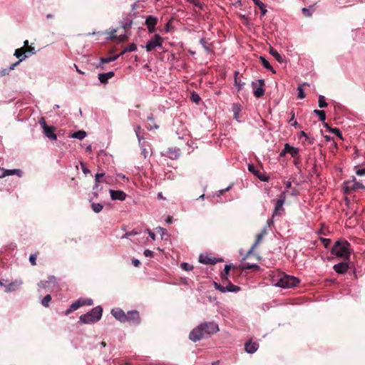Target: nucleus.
<instances>
[{
    "mask_svg": "<svg viewBox=\"0 0 365 365\" xmlns=\"http://www.w3.org/2000/svg\"><path fill=\"white\" fill-rule=\"evenodd\" d=\"M219 327L214 322H203L197 328L192 329L189 338L191 341L196 342L202 339L210 337L212 334L219 331Z\"/></svg>",
    "mask_w": 365,
    "mask_h": 365,
    "instance_id": "f257e3e1",
    "label": "nucleus"
},
{
    "mask_svg": "<svg viewBox=\"0 0 365 365\" xmlns=\"http://www.w3.org/2000/svg\"><path fill=\"white\" fill-rule=\"evenodd\" d=\"M330 252L333 255L339 258L349 261L351 253V245L346 240H339L334 242Z\"/></svg>",
    "mask_w": 365,
    "mask_h": 365,
    "instance_id": "f03ea898",
    "label": "nucleus"
},
{
    "mask_svg": "<svg viewBox=\"0 0 365 365\" xmlns=\"http://www.w3.org/2000/svg\"><path fill=\"white\" fill-rule=\"evenodd\" d=\"M103 309L100 306L93 308L86 314L81 315L79 322L82 324H93L98 322L102 317Z\"/></svg>",
    "mask_w": 365,
    "mask_h": 365,
    "instance_id": "7ed1b4c3",
    "label": "nucleus"
},
{
    "mask_svg": "<svg viewBox=\"0 0 365 365\" xmlns=\"http://www.w3.org/2000/svg\"><path fill=\"white\" fill-rule=\"evenodd\" d=\"M299 283V279L295 277L282 274L277 279L276 284L282 288H292Z\"/></svg>",
    "mask_w": 365,
    "mask_h": 365,
    "instance_id": "20e7f679",
    "label": "nucleus"
},
{
    "mask_svg": "<svg viewBox=\"0 0 365 365\" xmlns=\"http://www.w3.org/2000/svg\"><path fill=\"white\" fill-rule=\"evenodd\" d=\"M286 200V194L285 192H282L279 195V197L275 202V207L272 213V220L269 222V224L272 223L274 219L277 217H281L284 212V209L283 205L285 202Z\"/></svg>",
    "mask_w": 365,
    "mask_h": 365,
    "instance_id": "39448f33",
    "label": "nucleus"
},
{
    "mask_svg": "<svg viewBox=\"0 0 365 365\" xmlns=\"http://www.w3.org/2000/svg\"><path fill=\"white\" fill-rule=\"evenodd\" d=\"M39 124L43 129L44 135L51 140H56L57 136L55 134L56 128L53 126H48L43 117L39 120Z\"/></svg>",
    "mask_w": 365,
    "mask_h": 365,
    "instance_id": "423d86ee",
    "label": "nucleus"
},
{
    "mask_svg": "<svg viewBox=\"0 0 365 365\" xmlns=\"http://www.w3.org/2000/svg\"><path fill=\"white\" fill-rule=\"evenodd\" d=\"M264 81L259 79L252 83L254 96L256 98H260L264 94Z\"/></svg>",
    "mask_w": 365,
    "mask_h": 365,
    "instance_id": "0eeeda50",
    "label": "nucleus"
},
{
    "mask_svg": "<svg viewBox=\"0 0 365 365\" xmlns=\"http://www.w3.org/2000/svg\"><path fill=\"white\" fill-rule=\"evenodd\" d=\"M344 192L346 194L351 193V191L358 189H365L362 183L357 182L355 178L352 180L346 181L344 182Z\"/></svg>",
    "mask_w": 365,
    "mask_h": 365,
    "instance_id": "6e6552de",
    "label": "nucleus"
},
{
    "mask_svg": "<svg viewBox=\"0 0 365 365\" xmlns=\"http://www.w3.org/2000/svg\"><path fill=\"white\" fill-rule=\"evenodd\" d=\"M163 41V38L159 34H155L153 38L148 41L145 46L146 51H151L155 47H162Z\"/></svg>",
    "mask_w": 365,
    "mask_h": 365,
    "instance_id": "1a4fd4ad",
    "label": "nucleus"
},
{
    "mask_svg": "<svg viewBox=\"0 0 365 365\" xmlns=\"http://www.w3.org/2000/svg\"><path fill=\"white\" fill-rule=\"evenodd\" d=\"M92 304L93 301L91 299H88L86 300L79 299L70 306V308L65 312V314H69L71 312L78 309L79 307H82L84 304L91 305Z\"/></svg>",
    "mask_w": 365,
    "mask_h": 365,
    "instance_id": "9d476101",
    "label": "nucleus"
},
{
    "mask_svg": "<svg viewBox=\"0 0 365 365\" xmlns=\"http://www.w3.org/2000/svg\"><path fill=\"white\" fill-rule=\"evenodd\" d=\"M215 287L217 289L220 290L221 292L224 293L226 291L228 292H237L240 290V287L231 284L230 282L227 283L226 285L218 284L215 282Z\"/></svg>",
    "mask_w": 365,
    "mask_h": 365,
    "instance_id": "9b49d317",
    "label": "nucleus"
},
{
    "mask_svg": "<svg viewBox=\"0 0 365 365\" xmlns=\"http://www.w3.org/2000/svg\"><path fill=\"white\" fill-rule=\"evenodd\" d=\"M112 315L120 322H126L125 313L120 308H114L111 309Z\"/></svg>",
    "mask_w": 365,
    "mask_h": 365,
    "instance_id": "f8f14e48",
    "label": "nucleus"
},
{
    "mask_svg": "<svg viewBox=\"0 0 365 365\" xmlns=\"http://www.w3.org/2000/svg\"><path fill=\"white\" fill-rule=\"evenodd\" d=\"M349 262L344 260L342 262L334 264L333 267L334 270L338 274H345L349 269Z\"/></svg>",
    "mask_w": 365,
    "mask_h": 365,
    "instance_id": "ddd939ff",
    "label": "nucleus"
},
{
    "mask_svg": "<svg viewBox=\"0 0 365 365\" xmlns=\"http://www.w3.org/2000/svg\"><path fill=\"white\" fill-rule=\"evenodd\" d=\"M145 24L148 28L149 33H153L155 30V27L158 24V19L153 16H148L145 19Z\"/></svg>",
    "mask_w": 365,
    "mask_h": 365,
    "instance_id": "4468645a",
    "label": "nucleus"
},
{
    "mask_svg": "<svg viewBox=\"0 0 365 365\" xmlns=\"http://www.w3.org/2000/svg\"><path fill=\"white\" fill-rule=\"evenodd\" d=\"M125 317L127 318L126 322L140 323V316L138 311H128L127 314H125Z\"/></svg>",
    "mask_w": 365,
    "mask_h": 365,
    "instance_id": "2eb2a0df",
    "label": "nucleus"
},
{
    "mask_svg": "<svg viewBox=\"0 0 365 365\" xmlns=\"http://www.w3.org/2000/svg\"><path fill=\"white\" fill-rule=\"evenodd\" d=\"M22 174V171L19 169H13V170H6L0 167V178H4L9 175H16L19 177H21Z\"/></svg>",
    "mask_w": 365,
    "mask_h": 365,
    "instance_id": "dca6fc26",
    "label": "nucleus"
},
{
    "mask_svg": "<svg viewBox=\"0 0 365 365\" xmlns=\"http://www.w3.org/2000/svg\"><path fill=\"white\" fill-rule=\"evenodd\" d=\"M1 285L4 286L6 292H13L19 289L22 284L21 280H15L10 282L8 285H5L3 282H0Z\"/></svg>",
    "mask_w": 365,
    "mask_h": 365,
    "instance_id": "f3484780",
    "label": "nucleus"
},
{
    "mask_svg": "<svg viewBox=\"0 0 365 365\" xmlns=\"http://www.w3.org/2000/svg\"><path fill=\"white\" fill-rule=\"evenodd\" d=\"M110 197L112 200H118L120 201L125 200L126 194L122 190H110Z\"/></svg>",
    "mask_w": 365,
    "mask_h": 365,
    "instance_id": "a211bd4d",
    "label": "nucleus"
},
{
    "mask_svg": "<svg viewBox=\"0 0 365 365\" xmlns=\"http://www.w3.org/2000/svg\"><path fill=\"white\" fill-rule=\"evenodd\" d=\"M248 170L256 175L260 180L264 182L268 181V178L257 170L254 165L250 164L248 165Z\"/></svg>",
    "mask_w": 365,
    "mask_h": 365,
    "instance_id": "6ab92c4d",
    "label": "nucleus"
},
{
    "mask_svg": "<svg viewBox=\"0 0 365 365\" xmlns=\"http://www.w3.org/2000/svg\"><path fill=\"white\" fill-rule=\"evenodd\" d=\"M259 348V344L256 342L249 341L245 345V351L248 354H254Z\"/></svg>",
    "mask_w": 365,
    "mask_h": 365,
    "instance_id": "aec40b11",
    "label": "nucleus"
},
{
    "mask_svg": "<svg viewBox=\"0 0 365 365\" xmlns=\"http://www.w3.org/2000/svg\"><path fill=\"white\" fill-rule=\"evenodd\" d=\"M284 151L289 153L292 157L296 158L299 155V149L294 147L291 146L289 144L286 143L284 145Z\"/></svg>",
    "mask_w": 365,
    "mask_h": 365,
    "instance_id": "412c9836",
    "label": "nucleus"
},
{
    "mask_svg": "<svg viewBox=\"0 0 365 365\" xmlns=\"http://www.w3.org/2000/svg\"><path fill=\"white\" fill-rule=\"evenodd\" d=\"M114 75H115V73H114L113 71H110V72H108V73H100V74H98V79H99L101 83L105 84V83H107L108 79H110L112 77H113Z\"/></svg>",
    "mask_w": 365,
    "mask_h": 365,
    "instance_id": "4be33fe9",
    "label": "nucleus"
},
{
    "mask_svg": "<svg viewBox=\"0 0 365 365\" xmlns=\"http://www.w3.org/2000/svg\"><path fill=\"white\" fill-rule=\"evenodd\" d=\"M14 56L19 60L20 58H22V61L29 56V55L26 54V48L25 47H21L16 49L14 52Z\"/></svg>",
    "mask_w": 365,
    "mask_h": 365,
    "instance_id": "5701e85b",
    "label": "nucleus"
},
{
    "mask_svg": "<svg viewBox=\"0 0 365 365\" xmlns=\"http://www.w3.org/2000/svg\"><path fill=\"white\" fill-rule=\"evenodd\" d=\"M266 234V230L264 229L259 234H258L256 237V240L253 245L252 246L250 250L248 252V254L251 253L254 249L261 242L264 235Z\"/></svg>",
    "mask_w": 365,
    "mask_h": 365,
    "instance_id": "b1692460",
    "label": "nucleus"
},
{
    "mask_svg": "<svg viewBox=\"0 0 365 365\" xmlns=\"http://www.w3.org/2000/svg\"><path fill=\"white\" fill-rule=\"evenodd\" d=\"M22 61V58H20L18 61L16 63L11 64V66L9 68H4L0 71V76H4L6 75H8L9 72L13 70L17 65L20 63V62Z\"/></svg>",
    "mask_w": 365,
    "mask_h": 365,
    "instance_id": "393cba45",
    "label": "nucleus"
},
{
    "mask_svg": "<svg viewBox=\"0 0 365 365\" xmlns=\"http://www.w3.org/2000/svg\"><path fill=\"white\" fill-rule=\"evenodd\" d=\"M259 61L262 63V65L266 68L267 69L269 70L270 71H272V73H275L276 71H274V69L272 68V66L270 65V63H269V61L264 57V56H260L259 57Z\"/></svg>",
    "mask_w": 365,
    "mask_h": 365,
    "instance_id": "a878e982",
    "label": "nucleus"
},
{
    "mask_svg": "<svg viewBox=\"0 0 365 365\" xmlns=\"http://www.w3.org/2000/svg\"><path fill=\"white\" fill-rule=\"evenodd\" d=\"M324 125L327 128V129L332 133H334V135H336L338 138H339L340 139H343V137H342V133L340 131V130L337 128H331L329 126V125L327 123H324Z\"/></svg>",
    "mask_w": 365,
    "mask_h": 365,
    "instance_id": "bb28decb",
    "label": "nucleus"
},
{
    "mask_svg": "<svg viewBox=\"0 0 365 365\" xmlns=\"http://www.w3.org/2000/svg\"><path fill=\"white\" fill-rule=\"evenodd\" d=\"M239 72H235V84L237 87L238 90H240L242 87L245 84L244 81L241 80V78L238 76Z\"/></svg>",
    "mask_w": 365,
    "mask_h": 365,
    "instance_id": "cd10ccee",
    "label": "nucleus"
},
{
    "mask_svg": "<svg viewBox=\"0 0 365 365\" xmlns=\"http://www.w3.org/2000/svg\"><path fill=\"white\" fill-rule=\"evenodd\" d=\"M269 53L279 62V63H282L283 62V58L282 57V56L277 52V51L271 47L270 49H269Z\"/></svg>",
    "mask_w": 365,
    "mask_h": 365,
    "instance_id": "c85d7f7f",
    "label": "nucleus"
},
{
    "mask_svg": "<svg viewBox=\"0 0 365 365\" xmlns=\"http://www.w3.org/2000/svg\"><path fill=\"white\" fill-rule=\"evenodd\" d=\"M252 1L255 3V4L257 5V6H258L259 9H260L262 16H264L267 11V10L266 9L265 4L264 3H262V1H260L259 0H252Z\"/></svg>",
    "mask_w": 365,
    "mask_h": 365,
    "instance_id": "c756f323",
    "label": "nucleus"
},
{
    "mask_svg": "<svg viewBox=\"0 0 365 365\" xmlns=\"http://www.w3.org/2000/svg\"><path fill=\"white\" fill-rule=\"evenodd\" d=\"M147 128L149 130L158 129V125L155 123V120H154V118L153 117V115H151L150 116L148 117V125H147Z\"/></svg>",
    "mask_w": 365,
    "mask_h": 365,
    "instance_id": "7c9ffc66",
    "label": "nucleus"
},
{
    "mask_svg": "<svg viewBox=\"0 0 365 365\" xmlns=\"http://www.w3.org/2000/svg\"><path fill=\"white\" fill-rule=\"evenodd\" d=\"M118 57H119V55H115V56H109V57H106V58L101 57L100 58V61H101V63H108L110 62L115 61L116 59L118 58Z\"/></svg>",
    "mask_w": 365,
    "mask_h": 365,
    "instance_id": "2f4dec72",
    "label": "nucleus"
},
{
    "mask_svg": "<svg viewBox=\"0 0 365 365\" xmlns=\"http://www.w3.org/2000/svg\"><path fill=\"white\" fill-rule=\"evenodd\" d=\"M86 136V133L84 130H78L72 134L71 137L78 140H83Z\"/></svg>",
    "mask_w": 365,
    "mask_h": 365,
    "instance_id": "473e14b6",
    "label": "nucleus"
},
{
    "mask_svg": "<svg viewBox=\"0 0 365 365\" xmlns=\"http://www.w3.org/2000/svg\"><path fill=\"white\" fill-rule=\"evenodd\" d=\"M91 208L93 210V212L98 213L103 210V205H101L100 203L93 202L91 204Z\"/></svg>",
    "mask_w": 365,
    "mask_h": 365,
    "instance_id": "72a5a7b5",
    "label": "nucleus"
},
{
    "mask_svg": "<svg viewBox=\"0 0 365 365\" xmlns=\"http://www.w3.org/2000/svg\"><path fill=\"white\" fill-rule=\"evenodd\" d=\"M314 113L319 116L320 120L324 121L326 120V113L324 110L316 109Z\"/></svg>",
    "mask_w": 365,
    "mask_h": 365,
    "instance_id": "f704fd0d",
    "label": "nucleus"
},
{
    "mask_svg": "<svg viewBox=\"0 0 365 365\" xmlns=\"http://www.w3.org/2000/svg\"><path fill=\"white\" fill-rule=\"evenodd\" d=\"M199 261H200V262H201L202 264H206L214 263L210 258H209L208 257H204L202 255L200 256Z\"/></svg>",
    "mask_w": 365,
    "mask_h": 365,
    "instance_id": "c9c22d12",
    "label": "nucleus"
},
{
    "mask_svg": "<svg viewBox=\"0 0 365 365\" xmlns=\"http://www.w3.org/2000/svg\"><path fill=\"white\" fill-rule=\"evenodd\" d=\"M318 103H319V108H326L328 106L327 103L325 101V98L324 96H319Z\"/></svg>",
    "mask_w": 365,
    "mask_h": 365,
    "instance_id": "e433bc0d",
    "label": "nucleus"
},
{
    "mask_svg": "<svg viewBox=\"0 0 365 365\" xmlns=\"http://www.w3.org/2000/svg\"><path fill=\"white\" fill-rule=\"evenodd\" d=\"M200 44L202 46V47L207 51H210V44L207 42V41L204 38H202L200 39Z\"/></svg>",
    "mask_w": 365,
    "mask_h": 365,
    "instance_id": "4c0bfd02",
    "label": "nucleus"
},
{
    "mask_svg": "<svg viewBox=\"0 0 365 365\" xmlns=\"http://www.w3.org/2000/svg\"><path fill=\"white\" fill-rule=\"evenodd\" d=\"M38 252H36L35 254H32L29 257V262L31 264L34 266L36 264V258L38 257Z\"/></svg>",
    "mask_w": 365,
    "mask_h": 365,
    "instance_id": "58836bf2",
    "label": "nucleus"
},
{
    "mask_svg": "<svg viewBox=\"0 0 365 365\" xmlns=\"http://www.w3.org/2000/svg\"><path fill=\"white\" fill-rule=\"evenodd\" d=\"M137 49V46L135 43H130L125 48V51L130 52L134 51Z\"/></svg>",
    "mask_w": 365,
    "mask_h": 365,
    "instance_id": "ea45409f",
    "label": "nucleus"
},
{
    "mask_svg": "<svg viewBox=\"0 0 365 365\" xmlns=\"http://www.w3.org/2000/svg\"><path fill=\"white\" fill-rule=\"evenodd\" d=\"M319 240L322 242V244L324 245V247H326V248H328L329 246L331 244V240L330 239L320 237Z\"/></svg>",
    "mask_w": 365,
    "mask_h": 365,
    "instance_id": "a19ab883",
    "label": "nucleus"
},
{
    "mask_svg": "<svg viewBox=\"0 0 365 365\" xmlns=\"http://www.w3.org/2000/svg\"><path fill=\"white\" fill-rule=\"evenodd\" d=\"M187 1L193 4L196 7L199 8V9H202V4L200 2V0H187Z\"/></svg>",
    "mask_w": 365,
    "mask_h": 365,
    "instance_id": "79ce46f5",
    "label": "nucleus"
},
{
    "mask_svg": "<svg viewBox=\"0 0 365 365\" xmlns=\"http://www.w3.org/2000/svg\"><path fill=\"white\" fill-rule=\"evenodd\" d=\"M181 268L185 271L191 270L192 269L193 267L188 263L182 262L180 265Z\"/></svg>",
    "mask_w": 365,
    "mask_h": 365,
    "instance_id": "37998d69",
    "label": "nucleus"
},
{
    "mask_svg": "<svg viewBox=\"0 0 365 365\" xmlns=\"http://www.w3.org/2000/svg\"><path fill=\"white\" fill-rule=\"evenodd\" d=\"M51 298H42L41 301V304L43 306V307H48L49 306V304H50V302H51Z\"/></svg>",
    "mask_w": 365,
    "mask_h": 365,
    "instance_id": "c03bdc74",
    "label": "nucleus"
},
{
    "mask_svg": "<svg viewBox=\"0 0 365 365\" xmlns=\"http://www.w3.org/2000/svg\"><path fill=\"white\" fill-rule=\"evenodd\" d=\"M104 173H97L95 176V180H96V186L98 185V184L99 182H101V178H102L103 176H104Z\"/></svg>",
    "mask_w": 365,
    "mask_h": 365,
    "instance_id": "a18cd8bd",
    "label": "nucleus"
},
{
    "mask_svg": "<svg viewBox=\"0 0 365 365\" xmlns=\"http://www.w3.org/2000/svg\"><path fill=\"white\" fill-rule=\"evenodd\" d=\"M305 97V93L302 86L298 87V98L302 99Z\"/></svg>",
    "mask_w": 365,
    "mask_h": 365,
    "instance_id": "49530a36",
    "label": "nucleus"
},
{
    "mask_svg": "<svg viewBox=\"0 0 365 365\" xmlns=\"http://www.w3.org/2000/svg\"><path fill=\"white\" fill-rule=\"evenodd\" d=\"M259 266L257 264H247L244 267V269H254L257 270L259 269Z\"/></svg>",
    "mask_w": 365,
    "mask_h": 365,
    "instance_id": "de8ad7c7",
    "label": "nucleus"
},
{
    "mask_svg": "<svg viewBox=\"0 0 365 365\" xmlns=\"http://www.w3.org/2000/svg\"><path fill=\"white\" fill-rule=\"evenodd\" d=\"M191 99L193 102H195L196 103H198L200 102V101L201 100L200 97L197 94H195V93H193L192 95Z\"/></svg>",
    "mask_w": 365,
    "mask_h": 365,
    "instance_id": "09e8293b",
    "label": "nucleus"
},
{
    "mask_svg": "<svg viewBox=\"0 0 365 365\" xmlns=\"http://www.w3.org/2000/svg\"><path fill=\"white\" fill-rule=\"evenodd\" d=\"M141 130H142V129H141L140 125H137V126L135 127V132L136 133V135H137V137L138 138L139 142H140V140H141V138L140 137V132Z\"/></svg>",
    "mask_w": 365,
    "mask_h": 365,
    "instance_id": "8fccbe9b",
    "label": "nucleus"
},
{
    "mask_svg": "<svg viewBox=\"0 0 365 365\" xmlns=\"http://www.w3.org/2000/svg\"><path fill=\"white\" fill-rule=\"evenodd\" d=\"M26 48V54L27 55H31V54L35 53L34 47L29 46L28 48Z\"/></svg>",
    "mask_w": 365,
    "mask_h": 365,
    "instance_id": "3c124183",
    "label": "nucleus"
},
{
    "mask_svg": "<svg viewBox=\"0 0 365 365\" xmlns=\"http://www.w3.org/2000/svg\"><path fill=\"white\" fill-rule=\"evenodd\" d=\"M116 33V30H113L111 32H110V37H109V39L112 40V41H117V38H118V36L115 34Z\"/></svg>",
    "mask_w": 365,
    "mask_h": 365,
    "instance_id": "603ef678",
    "label": "nucleus"
},
{
    "mask_svg": "<svg viewBox=\"0 0 365 365\" xmlns=\"http://www.w3.org/2000/svg\"><path fill=\"white\" fill-rule=\"evenodd\" d=\"M128 40V36L126 35H120L118 36L117 41L120 43L124 42Z\"/></svg>",
    "mask_w": 365,
    "mask_h": 365,
    "instance_id": "864d4df0",
    "label": "nucleus"
},
{
    "mask_svg": "<svg viewBox=\"0 0 365 365\" xmlns=\"http://www.w3.org/2000/svg\"><path fill=\"white\" fill-rule=\"evenodd\" d=\"M138 234V232L133 230L132 232H126L125 235L122 236V238H128L130 236L135 235Z\"/></svg>",
    "mask_w": 365,
    "mask_h": 365,
    "instance_id": "5fc2aeb1",
    "label": "nucleus"
},
{
    "mask_svg": "<svg viewBox=\"0 0 365 365\" xmlns=\"http://www.w3.org/2000/svg\"><path fill=\"white\" fill-rule=\"evenodd\" d=\"M144 255L147 257H153L154 255V252L150 250H145L144 251Z\"/></svg>",
    "mask_w": 365,
    "mask_h": 365,
    "instance_id": "6e6d98bb",
    "label": "nucleus"
},
{
    "mask_svg": "<svg viewBox=\"0 0 365 365\" xmlns=\"http://www.w3.org/2000/svg\"><path fill=\"white\" fill-rule=\"evenodd\" d=\"M302 14L305 16H312V12H310L309 9H308L307 8L302 9Z\"/></svg>",
    "mask_w": 365,
    "mask_h": 365,
    "instance_id": "4d7b16f0",
    "label": "nucleus"
},
{
    "mask_svg": "<svg viewBox=\"0 0 365 365\" xmlns=\"http://www.w3.org/2000/svg\"><path fill=\"white\" fill-rule=\"evenodd\" d=\"M358 175H365V168L358 169L356 172Z\"/></svg>",
    "mask_w": 365,
    "mask_h": 365,
    "instance_id": "13d9d810",
    "label": "nucleus"
},
{
    "mask_svg": "<svg viewBox=\"0 0 365 365\" xmlns=\"http://www.w3.org/2000/svg\"><path fill=\"white\" fill-rule=\"evenodd\" d=\"M81 168L84 174L86 175L90 173V170L83 163H81Z\"/></svg>",
    "mask_w": 365,
    "mask_h": 365,
    "instance_id": "bf43d9fd",
    "label": "nucleus"
},
{
    "mask_svg": "<svg viewBox=\"0 0 365 365\" xmlns=\"http://www.w3.org/2000/svg\"><path fill=\"white\" fill-rule=\"evenodd\" d=\"M132 263L135 267H139V265L140 264V261L137 259H133L132 260Z\"/></svg>",
    "mask_w": 365,
    "mask_h": 365,
    "instance_id": "052dcab7",
    "label": "nucleus"
},
{
    "mask_svg": "<svg viewBox=\"0 0 365 365\" xmlns=\"http://www.w3.org/2000/svg\"><path fill=\"white\" fill-rule=\"evenodd\" d=\"M148 233L149 236L152 238L153 240H155V235L154 232H153L150 230H148Z\"/></svg>",
    "mask_w": 365,
    "mask_h": 365,
    "instance_id": "680f3d73",
    "label": "nucleus"
},
{
    "mask_svg": "<svg viewBox=\"0 0 365 365\" xmlns=\"http://www.w3.org/2000/svg\"><path fill=\"white\" fill-rule=\"evenodd\" d=\"M231 268V265L226 264L224 269V272L225 274H228L229 271Z\"/></svg>",
    "mask_w": 365,
    "mask_h": 365,
    "instance_id": "e2e57ef3",
    "label": "nucleus"
},
{
    "mask_svg": "<svg viewBox=\"0 0 365 365\" xmlns=\"http://www.w3.org/2000/svg\"><path fill=\"white\" fill-rule=\"evenodd\" d=\"M239 16L244 21V23H247V18L246 15H245V14H239Z\"/></svg>",
    "mask_w": 365,
    "mask_h": 365,
    "instance_id": "0e129e2a",
    "label": "nucleus"
},
{
    "mask_svg": "<svg viewBox=\"0 0 365 365\" xmlns=\"http://www.w3.org/2000/svg\"><path fill=\"white\" fill-rule=\"evenodd\" d=\"M294 163L296 166H298V165L300 163V160H299V156L295 158Z\"/></svg>",
    "mask_w": 365,
    "mask_h": 365,
    "instance_id": "69168bd1",
    "label": "nucleus"
},
{
    "mask_svg": "<svg viewBox=\"0 0 365 365\" xmlns=\"http://www.w3.org/2000/svg\"><path fill=\"white\" fill-rule=\"evenodd\" d=\"M302 137H305L306 138H308L307 135L304 131L300 132L299 138H301Z\"/></svg>",
    "mask_w": 365,
    "mask_h": 365,
    "instance_id": "338daca9",
    "label": "nucleus"
},
{
    "mask_svg": "<svg viewBox=\"0 0 365 365\" xmlns=\"http://www.w3.org/2000/svg\"><path fill=\"white\" fill-rule=\"evenodd\" d=\"M156 230H158V232H159L162 235H163V233H164V230H165L163 228H162V227H158Z\"/></svg>",
    "mask_w": 365,
    "mask_h": 365,
    "instance_id": "774afa93",
    "label": "nucleus"
}]
</instances>
